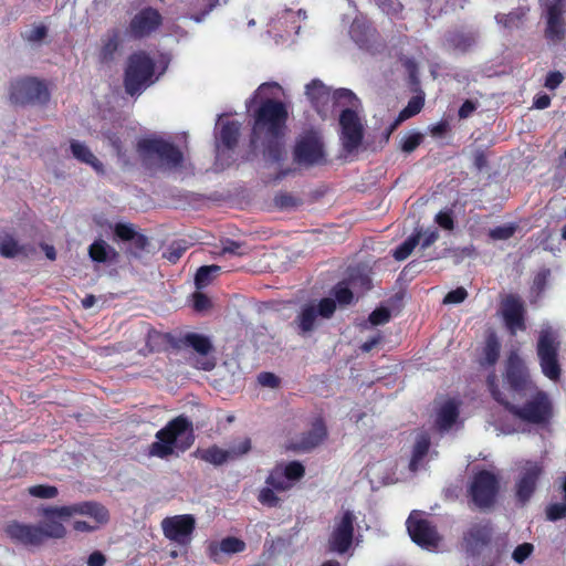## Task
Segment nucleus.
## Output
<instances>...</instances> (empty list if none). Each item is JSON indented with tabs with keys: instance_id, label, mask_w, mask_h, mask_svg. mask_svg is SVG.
Segmentation results:
<instances>
[{
	"instance_id": "13",
	"label": "nucleus",
	"mask_w": 566,
	"mask_h": 566,
	"mask_svg": "<svg viewBox=\"0 0 566 566\" xmlns=\"http://www.w3.org/2000/svg\"><path fill=\"white\" fill-rule=\"evenodd\" d=\"M407 530L411 539L419 546L433 551L438 547L440 536L421 512H412L407 520Z\"/></svg>"
},
{
	"instance_id": "14",
	"label": "nucleus",
	"mask_w": 566,
	"mask_h": 566,
	"mask_svg": "<svg viewBox=\"0 0 566 566\" xmlns=\"http://www.w3.org/2000/svg\"><path fill=\"white\" fill-rule=\"evenodd\" d=\"M499 483L496 476L489 471L476 473L470 484V496L472 502L481 507H489L494 503Z\"/></svg>"
},
{
	"instance_id": "60",
	"label": "nucleus",
	"mask_w": 566,
	"mask_h": 566,
	"mask_svg": "<svg viewBox=\"0 0 566 566\" xmlns=\"http://www.w3.org/2000/svg\"><path fill=\"white\" fill-rule=\"evenodd\" d=\"M533 551V545L531 544H522V545H518L514 552H513V559L516 562V563H523L532 553Z\"/></svg>"
},
{
	"instance_id": "1",
	"label": "nucleus",
	"mask_w": 566,
	"mask_h": 566,
	"mask_svg": "<svg viewBox=\"0 0 566 566\" xmlns=\"http://www.w3.org/2000/svg\"><path fill=\"white\" fill-rule=\"evenodd\" d=\"M495 382V375H490L488 387L493 398L510 408L514 417L535 424H545L553 417L548 395L531 380L527 367L517 354L512 353L509 357L503 390Z\"/></svg>"
},
{
	"instance_id": "29",
	"label": "nucleus",
	"mask_w": 566,
	"mask_h": 566,
	"mask_svg": "<svg viewBox=\"0 0 566 566\" xmlns=\"http://www.w3.org/2000/svg\"><path fill=\"white\" fill-rule=\"evenodd\" d=\"M358 283L364 289H369V279L367 276L363 277H354L350 276L348 282H340L334 287V295L340 305H347L353 300V291L352 289H356Z\"/></svg>"
},
{
	"instance_id": "23",
	"label": "nucleus",
	"mask_w": 566,
	"mask_h": 566,
	"mask_svg": "<svg viewBox=\"0 0 566 566\" xmlns=\"http://www.w3.org/2000/svg\"><path fill=\"white\" fill-rule=\"evenodd\" d=\"M161 23V17L155 9L148 8L137 13L130 22V32L135 36H144Z\"/></svg>"
},
{
	"instance_id": "35",
	"label": "nucleus",
	"mask_w": 566,
	"mask_h": 566,
	"mask_svg": "<svg viewBox=\"0 0 566 566\" xmlns=\"http://www.w3.org/2000/svg\"><path fill=\"white\" fill-rule=\"evenodd\" d=\"M70 147L74 158L92 166L97 172H102V164L85 144L78 140H72Z\"/></svg>"
},
{
	"instance_id": "25",
	"label": "nucleus",
	"mask_w": 566,
	"mask_h": 566,
	"mask_svg": "<svg viewBox=\"0 0 566 566\" xmlns=\"http://www.w3.org/2000/svg\"><path fill=\"white\" fill-rule=\"evenodd\" d=\"M565 33L564 21L562 19L560 2L555 0L547 3V27L546 38L552 42L560 41Z\"/></svg>"
},
{
	"instance_id": "15",
	"label": "nucleus",
	"mask_w": 566,
	"mask_h": 566,
	"mask_svg": "<svg viewBox=\"0 0 566 566\" xmlns=\"http://www.w3.org/2000/svg\"><path fill=\"white\" fill-rule=\"evenodd\" d=\"M184 343L193 349L189 356V363L202 370H211L216 366V358L212 355V344L207 336L189 333L184 337Z\"/></svg>"
},
{
	"instance_id": "7",
	"label": "nucleus",
	"mask_w": 566,
	"mask_h": 566,
	"mask_svg": "<svg viewBox=\"0 0 566 566\" xmlns=\"http://www.w3.org/2000/svg\"><path fill=\"white\" fill-rule=\"evenodd\" d=\"M358 99L353 106L340 107L339 126L343 149L348 155L357 154L363 145L364 124L357 111Z\"/></svg>"
},
{
	"instance_id": "54",
	"label": "nucleus",
	"mask_w": 566,
	"mask_h": 566,
	"mask_svg": "<svg viewBox=\"0 0 566 566\" xmlns=\"http://www.w3.org/2000/svg\"><path fill=\"white\" fill-rule=\"evenodd\" d=\"M547 518L551 521H557L566 516V503H555L546 510Z\"/></svg>"
},
{
	"instance_id": "2",
	"label": "nucleus",
	"mask_w": 566,
	"mask_h": 566,
	"mask_svg": "<svg viewBox=\"0 0 566 566\" xmlns=\"http://www.w3.org/2000/svg\"><path fill=\"white\" fill-rule=\"evenodd\" d=\"M287 109L283 103H263L256 114L251 134V146L262 148L266 160L276 163L285 156L284 135Z\"/></svg>"
},
{
	"instance_id": "18",
	"label": "nucleus",
	"mask_w": 566,
	"mask_h": 566,
	"mask_svg": "<svg viewBox=\"0 0 566 566\" xmlns=\"http://www.w3.org/2000/svg\"><path fill=\"white\" fill-rule=\"evenodd\" d=\"M542 471L541 463L536 461H525L520 465L516 481V495L520 501L525 502L532 496Z\"/></svg>"
},
{
	"instance_id": "11",
	"label": "nucleus",
	"mask_w": 566,
	"mask_h": 566,
	"mask_svg": "<svg viewBox=\"0 0 566 566\" xmlns=\"http://www.w3.org/2000/svg\"><path fill=\"white\" fill-rule=\"evenodd\" d=\"M160 527L164 536L179 546H188L192 541L196 518L191 514H180L165 517Z\"/></svg>"
},
{
	"instance_id": "34",
	"label": "nucleus",
	"mask_w": 566,
	"mask_h": 566,
	"mask_svg": "<svg viewBox=\"0 0 566 566\" xmlns=\"http://www.w3.org/2000/svg\"><path fill=\"white\" fill-rule=\"evenodd\" d=\"M430 446L429 437L426 433L418 434L413 449L411 459L409 462V469L412 472H417L420 468L423 467V461L426 455L428 454Z\"/></svg>"
},
{
	"instance_id": "28",
	"label": "nucleus",
	"mask_w": 566,
	"mask_h": 566,
	"mask_svg": "<svg viewBox=\"0 0 566 566\" xmlns=\"http://www.w3.org/2000/svg\"><path fill=\"white\" fill-rule=\"evenodd\" d=\"M366 476L373 485L389 484L394 482V471L390 461H377L366 468Z\"/></svg>"
},
{
	"instance_id": "63",
	"label": "nucleus",
	"mask_w": 566,
	"mask_h": 566,
	"mask_svg": "<svg viewBox=\"0 0 566 566\" xmlns=\"http://www.w3.org/2000/svg\"><path fill=\"white\" fill-rule=\"evenodd\" d=\"M436 221L443 229L451 230L453 228V219L449 212H439L436 217Z\"/></svg>"
},
{
	"instance_id": "46",
	"label": "nucleus",
	"mask_w": 566,
	"mask_h": 566,
	"mask_svg": "<svg viewBox=\"0 0 566 566\" xmlns=\"http://www.w3.org/2000/svg\"><path fill=\"white\" fill-rule=\"evenodd\" d=\"M418 245V237H409L403 243H401L395 251L394 258L398 261L406 260L413 249Z\"/></svg>"
},
{
	"instance_id": "58",
	"label": "nucleus",
	"mask_w": 566,
	"mask_h": 566,
	"mask_svg": "<svg viewBox=\"0 0 566 566\" xmlns=\"http://www.w3.org/2000/svg\"><path fill=\"white\" fill-rule=\"evenodd\" d=\"M390 312L387 308H377L369 315L373 325H381L389 321Z\"/></svg>"
},
{
	"instance_id": "37",
	"label": "nucleus",
	"mask_w": 566,
	"mask_h": 566,
	"mask_svg": "<svg viewBox=\"0 0 566 566\" xmlns=\"http://www.w3.org/2000/svg\"><path fill=\"white\" fill-rule=\"evenodd\" d=\"M115 235L123 241H134L138 248H144L147 239L138 234L132 223H116L114 227Z\"/></svg>"
},
{
	"instance_id": "55",
	"label": "nucleus",
	"mask_w": 566,
	"mask_h": 566,
	"mask_svg": "<svg viewBox=\"0 0 566 566\" xmlns=\"http://www.w3.org/2000/svg\"><path fill=\"white\" fill-rule=\"evenodd\" d=\"M186 251V247L181 242H174L165 253V256L169 262L176 263L184 252Z\"/></svg>"
},
{
	"instance_id": "5",
	"label": "nucleus",
	"mask_w": 566,
	"mask_h": 566,
	"mask_svg": "<svg viewBox=\"0 0 566 566\" xmlns=\"http://www.w3.org/2000/svg\"><path fill=\"white\" fill-rule=\"evenodd\" d=\"M305 94L323 118L333 115L337 108L353 106L356 103V96L352 91L340 88L332 92L318 80H313L306 85Z\"/></svg>"
},
{
	"instance_id": "53",
	"label": "nucleus",
	"mask_w": 566,
	"mask_h": 566,
	"mask_svg": "<svg viewBox=\"0 0 566 566\" xmlns=\"http://www.w3.org/2000/svg\"><path fill=\"white\" fill-rule=\"evenodd\" d=\"M377 4L388 15H395L401 10V4L398 0H377Z\"/></svg>"
},
{
	"instance_id": "61",
	"label": "nucleus",
	"mask_w": 566,
	"mask_h": 566,
	"mask_svg": "<svg viewBox=\"0 0 566 566\" xmlns=\"http://www.w3.org/2000/svg\"><path fill=\"white\" fill-rule=\"evenodd\" d=\"M222 253L231 255H242L244 254V249L240 243L227 240L222 243Z\"/></svg>"
},
{
	"instance_id": "47",
	"label": "nucleus",
	"mask_w": 566,
	"mask_h": 566,
	"mask_svg": "<svg viewBox=\"0 0 566 566\" xmlns=\"http://www.w3.org/2000/svg\"><path fill=\"white\" fill-rule=\"evenodd\" d=\"M280 469L284 470L286 476L294 484L295 481L300 480L304 475V467L302 463L297 461H292L286 464L277 465Z\"/></svg>"
},
{
	"instance_id": "36",
	"label": "nucleus",
	"mask_w": 566,
	"mask_h": 566,
	"mask_svg": "<svg viewBox=\"0 0 566 566\" xmlns=\"http://www.w3.org/2000/svg\"><path fill=\"white\" fill-rule=\"evenodd\" d=\"M31 252V249L24 245H20L14 238L10 235H4L0 238V254L6 258H14V256H28Z\"/></svg>"
},
{
	"instance_id": "59",
	"label": "nucleus",
	"mask_w": 566,
	"mask_h": 566,
	"mask_svg": "<svg viewBox=\"0 0 566 566\" xmlns=\"http://www.w3.org/2000/svg\"><path fill=\"white\" fill-rule=\"evenodd\" d=\"M422 136L420 134H411L403 138L401 148L406 153L413 151L420 144Z\"/></svg>"
},
{
	"instance_id": "31",
	"label": "nucleus",
	"mask_w": 566,
	"mask_h": 566,
	"mask_svg": "<svg viewBox=\"0 0 566 566\" xmlns=\"http://www.w3.org/2000/svg\"><path fill=\"white\" fill-rule=\"evenodd\" d=\"M120 39L117 31L107 32L101 40V48L98 51V60L102 63L112 62L119 48Z\"/></svg>"
},
{
	"instance_id": "4",
	"label": "nucleus",
	"mask_w": 566,
	"mask_h": 566,
	"mask_svg": "<svg viewBox=\"0 0 566 566\" xmlns=\"http://www.w3.org/2000/svg\"><path fill=\"white\" fill-rule=\"evenodd\" d=\"M193 442L192 423L186 417L179 416L156 433V441L149 447V454L166 458L174 451H185Z\"/></svg>"
},
{
	"instance_id": "64",
	"label": "nucleus",
	"mask_w": 566,
	"mask_h": 566,
	"mask_svg": "<svg viewBox=\"0 0 566 566\" xmlns=\"http://www.w3.org/2000/svg\"><path fill=\"white\" fill-rule=\"evenodd\" d=\"M46 35V28L43 25L34 27L27 34V39L31 42L41 41Z\"/></svg>"
},
{
	"instance_id": "24",
	"label": "nucleus",
	"mask_w": 566,
	"mask_h": 566,
	"mask_svg": "<svg viewBox=\"0 0 566 566\" xmlns=\"http://www.w3.org/2000/svg\"><path fill=\"white\" fill-rule=\"evenodd\" d=\"M7 535L24 545H40L42 542L38 525L10 523L6 528Z\"/></svg>"
},
{
	"instance_id": "51",
	"label": "nucleus",
	"mask_w": 566,
	"mask_h": 566,
	"mask_svg": "<svg viewBox=\"0 0 566 566\" xmlns=\"http://www.w3.org/2000/svg\"><path fill=\"white\" fill-rule=\"evenodd\" d=\"M549 275V270L543 269L534 277L532 291L535 292L536 295H539L545 290Z\"/></svg>"
},
{
	"instance_id": "45",
	"label": "nucleus",
	"mask_w": 566,
	"mask_h": 566,
	"mask_svg": "<svg viewBox=\"0 0 566 566\" xmlns=\"http://www.w3.org/2000/svg\"><path fill=\"white\" fill-rule=\"evenodd\" d=\"M219 265H205L198 269L196 274V285L198 289L207 286L211 280L220 272Z\"/></svg>"
},
{
	"instance_id": "43",
	"label": "nucleus",
	"mask_w": 566,
	"mask_h": 566,
	"mask_svg": "<svg viewBox=\"0 0 566 566\" xmlns=\"http://www.w3.org/2000/svg\"><path fill=\"white\" fill-rule=\"evenodd\" d=\"M266 483L269 486L277 491H286L293 486L284 470L280 469L279 467H275L270 473Z\"/></svg>"
},
{
	"instance_id": "48",
	"label": "nucleus",
	"mask_w": 566,
	"mask_h": 566,
	"mask_svg": "<svg viewBox=\"0 0 566 566\" xmlns=\"http://www.w3.org/2000/svg\"><path fill=\"white\" fill-rule=\"evenodd\" d=\"M28 493L34 497L53 499L57 495V489L51 485H33L28 489Z\"/></svg>"
},
{
	"instance_id": "42",
	"label": "nucleus",
	"mask_w": 566,
	"mask_h": 566,
	"mask_svg": "<svg viewBox=\"0 0 566 566\" xmlns=\"http://www.w3.org/2000/svg\"><path fill=\"white\" fill-rule=\"evenodd\" d=\"M527 10L525 8H518L515 11H512L509 14H497L495 20L499 24H502L504 28L513 29L518 28L526 15Z\"/></svg>"
},
{
	"instance_id": "20",
	"label": "nucleus",
	"mask_w": 566,
	"mask_h": 566,
	"mask_svg": "<svg viewBox=\"0 0 566 566\" xmlns=\"http://www.w3.org/2000/svg\"><path fill=\"white\" fill-rule=\"evenodd\" d=\"M317 307L318 308L316 310V307L311 304V305L304 306L301 310L296 322H297L298 328L303 333L310 332L314 328L317 314H319V316H322V317L328 318L334 313L336 306H335L334 300L327 297V298H323L318 303Z\"/></svg>"
},
{
	"instance_id": "19",
	"label": "nucleus",
	"mask_w": 566,
	"mask_h": 566,
	"mask_svg": "<svg viewBox=\"0 0 566 566\" xmlns=\"http://www.w3.org/2000/svg\"><path fill=\"white\" fill-rule=\"evenodd\" d=\"M217 127H220L216 144L217 159L222 160L227 153L235 146L241 125L238 122L226 120L221 115L218 118Z\"/></svg>"
},
{
	"instance_id": "3",
	"label": "nucleus",
	"mask_w": 566,
	"mask_h": 566,
	"mask_svg": "<svg viewBox=\"0 0 566 566\" xmlns=\"http://www.w3.org/2000/svg\"><path fill=\"white\" fill-rule=\"evenodd\" d=\"M168 61L161 56L156 62L146 52H137L129 56L125 71V88L130 95L139 94L154 84L167 69Z\"/></svg>"
},
{
	"instance_id": "12",
	"label": "nucleus",
	"mask_w": 566,
	"mask_h": 566,
	"mask_svg": "<svg viewBox=\"0 0 566 566\" xmlns=\"http://www.w3.org/2000/svg\"><path fill=\"white\" fill-rule=\"evenodd\" d=\"M294 160L306 167L324 163V146L316 132L311 130L300 136L294 148Z\"/></svg>"
},
{
	"instance_id": "22",
	"label": "nucleus",
	"mask_w": 566,
	"mask_h": 566,
	"mask_svg": "<svg viewBox=\"0 0 566 566\" xmlns=\"http://www.w3.org/2000/svg\"><path fill=\"white\" fill-rule=\"evenodd\" d=\"M502 313L507 328L514 334L524 329L523 304L516 296H507L502 304Z\"/></svg>"
},
{
	"instance_id": "30",
	"label": "nucleus",
	"mask_w": 566,
	"mask_h": 566,
	"mask_svg": "<svg viewBox=\"0 0 566 566\" xmlns=\"http://www.w3.org/2000/svg\"><path fill=\"white\" fill-rule=\"evenodd\" d=\"M326 437V428L322 420L317 419L312 429L302 438V440L295 446L296 449L307 451L324 441Z\"/></svg>"
},
{
	"instance_id": "39",
	"label": "nucleus",
	"mask_w": 566,
	"mask_h": 566,
	"mask_svg": "<svg viewBox=\"0 0 566 566\" xmlns=\"http://www.w3.org/2000/svg\"><path fill=\"white\" fill-rule=\"evenodd\" d=\"M198 457L211 464L220 465L231 459V452L229 450L221 449L217 446L209 447L198 451Z\"/></svg>"
},
{
	"instance_id": "26",
	"label": "nucleus",
	"mask_w": 566,
	"mask_h": 566,
	"mask_svg": "<svg viewBox=\"0 0 566 566\" xmlns=\"http://www.w3.org/2000/svg\"><path fill=\"white\" fill-rule=\"evenodd\" d=\"M301 11L294 13L292 11H286L284 17L277 18L272 21L269 33L272 34L276 41L283 40L284 38H290L292 34H296L298 32L300 27L296 25V15H300Z\"/></svg>"
},
{
	"instance_id": "21",
	"label": "nucleus",
	"mask_w": 566,
	"mask_h": 566,
	"mask_svg": "<svg viewBox=\"0 0 566 566\" xmlns=\"http://www.w3.org/2000/svg\"><path fill=\"white\" fill-rule=\"evenodd\" d=\"M460 401L455 398H442L437 401L436 426L440 431H449L459 423Z\"/></svg>"
},
{
	"instance_id": "38",
	"label": "nucleus",
	"mask_w": 566,
	"mask_h": 566,
	"mask_svg": "<svg viewBox=\"0 0 566 566\" xmlns=\"http://www.w3.org/2000/svg\"><path fill=\"white\" fill-rule=\"evenodd\" d=\"M90 258L95 262H106L116 256V251L104 240L94 241L88 248Z\"/></svg>"
},
{
	"instance_id": "57",
	"label": "nucleus",
	"mask_w": 566,
	"mask_h": 566,
	"mask_svg": "<svg viewBox=\"0 0 566 566\" xmlns=\"http://www.w3.org/2000/svg\"><path fill=\"white\" fill-rule=\"evenodd\" d=\"M259 501L263 505L276 506L279 503V497L275 495L273 488H264L260 491Z\"/></svg>"
},
{
	"instance_id": "49",
	"label": "nucleus",
	"mask_w": 566,
	"mask_h": 566,
	"mask_svg": "<svg viewBox=\"0 0 566 566\" xmlns=\"http://www.w3.org/2000/svg\"><path fill=\"white\" fill-rule=\"evenodd\" d=\"M515 230L516 227L514 224L496 227L490 230V237L493 240H507L514 234Z\"/></svg>"
},
{
	"instance_id": "16",
	"label": "nucleus",
	"mask_w": 566,
	"mask_h": 566,
	"mask_svg": "<svg viewBox=\"0 0 566 566\" xmlns=\"http://www.w3.org/2000/svg\"><path fill=\"white\" fill-rule=\"evenodd\" d=\"M356 516L349 512H344L335 518L333 531L329 537L331 549L339 554L346 553L353 543L354 522Z\"/></svg>"
},
{
	"instance_id": "41",
	"label": "nucleus",
	"mask_w": 566,
	"mask_h": 566,
	"mask_svg": "<svg viewBox=\"0 0 566 566\" xmlns=\"http://www.w3.org/2000/svg\"><path fill=\"white\" fill-rule=\"evenodd\" d=\"M501 345L494 334L488 336L481 357L482 366H493L500 355Z\"/></svg>"
},
{
	"instance_id": "10",
	"label": "nucleus",
	"mask_w": 566,
	"mask_h": 566,
	"mask_svg": "<svg viewBox=\"0 0 566 566\" xmlns=\"http://www.w3.org/2000/svg\"><path fill=\"white\" fill-rule=\"evenodd\" d=\"M72 523L67 505L48 506L42 510V520L38 524L42 542L46 538H63L67 531L64 523Z\"/></svg>"
},
{
	"instance_id": "52",
	"label": "nucleus",
	"mask_w": 566,
	"mask_h": 566,
	"mask_svg": "<svg viewBox=\"0 0 566 566\" xmlns=\"http://www.w3.org/2000/svg\"><path fill=\"white\" fill-rule=\"evenodd\" d=\"M251 449V441L248 438H243L237 442H234L229 451L231 452V459H237L245 453H248Z\"/></svg>"
},
{
	"instance_id": "44",
	"label": "nucleus",
	"mask_w": 566,
	"mask_h": 566,
	"mask_svg": "<svg viewBox=\"0 0 566 566\" xmlns=\"http://www.w3.org/2000/svg\"><path fill=\"white\" fill-rule=\"evenodd\" d=\"M422 107V101L419 99V98H412L406 108H403L398 118L396 119V122L391 125L390 129L388 130L387 135H386V140L389 138V135L391 134V132L400 124L402 123L403 120H406L407 118L418 114L420 112Z\"/></svg>"
},
{
	"instance_id": "17",
	"label": "nucleus",
	"mask_w": 566,
	"mask_h": 566,
	"mask_svg": "<svg viewBox=\"0 0 566 566\" xmlns=\"http://www.w3.org/2000/svg\"><path fill=\"white\" fill-rule=\"evenodd\" d=\"M45 97V87L35 78H21L11 84L10 99L15 104L38 102Z\"/></svg>"
},
{
	"instance_id": "62",
	"label": "nucleus",
	"mask_w": 566,
	"mask_h": 566,
	"mask_svg": "<svg viewBox=\"0 0 566 566\" xmlns=\"http://www.w3.org/2000/svg\"><path fill=\"white\" fill-rule=\"evenodd\" d=\"M258 381L263 387L276 388L279 386V378L272 373H261L258 376Z\"/></svg>"
},
{
	"instance_id": "32",
	"label": "nucleus",
	"mask_w": 566,
	"mask_h": 566,
	"mask_svg": "<svg viewBox=\"0 0 566 566\" xmlns=\"http://www.w3.org/2000/svg\"><path fill=\"white\" fill-rule=\"evenodd\" d=\"M284 94L283 88L276 82H269L261 84L255 91L253 97H251L247 104L250 105L252 102L259 99L261 105L263 103H280L276 101Z\"/></svg>"
},
{
	"instance_id": "27",
	"label": "nucleus",
	"mask_w": 566,
	"mask_h": 566,
	"mask_svg": "<svg viewBox=\"0 0 566 566\" xmlns=\"http://www.w3.org/2000/svg\"><path fill=\"white\" fill-rule=\"evenodd\" d=\"M245 549V543L240 538L228 536L209 546L210 556L214 562H221L223 555L241 553Z\"/></svg>"
},
{
	"instance_id": "40",
	"label": "nucleus",
	"mask_w": 566,
	"mask_h": 566,
	"mask_svg": "<svg viewBox=\"0 0 566 566\" xmlns=\"http://www.w3.org/2000/svg\"><path fill=\"white\" fill-rule=\"evenodd\" d=\"M349 34L356 43L364 46L373 34V29L368 25L365 18H356L350 25Z\"/></svg>"
},
{
	"instance_id": "9",
	"label": "nucleus",
	"mask_w": 566,
	"mask_h": 566,
	"mask_svg": "<svg viewBox=\"0 0 566 566\" xmlns=\"http://www.w3.org/2000/svg\"><path fill=\"white\" fill-rule=\"evenodd\" d=\"M137 147L146 159H158L168 168H176L182 160V155L176 147L157 137L143 138Z\"/></svg>"
},
{
	"instance_id": "8",
	"label": "nucleus",
	"mask_w": 566,
	"mask_h": 566,
	"mask_svg": "<svg viewBox=\"0 0 566 566\" xmlns=\"http://www.w3.org/2000/svg\"><path fill=\"white\" fill-rule=\"evenodd\" d=\"M559 342L549 326H543L537 342V355L543 374L551 380H557L560 368L557 361Z\"/></svg>"
},
{
	"instance_id": "33",
	"label": "nucleus",
	"mask_w": 566,
	"mask_h": 566,
	"mask_svg": "<svg viewBox=\"0 0 566 566\" xmlns=\"http://www.w3.org/2000/svg\"><path fill=\"white\" fill-rule=\"evenodd\" d=\"M491 538V528L488 523L473 524L464 536L469 548L474 549L486 544Z\"/></svg>"
},
{
	"instance_id": "56",
	"label": "nucleus",
	"mask_w": 566,
	"mask_h": 566,
	"mask_svg": "<svg viewBox=\"0 0 566 566\" xmlns=\"http://www.w3.org/2000/svg\"><path fill=\"white\" fill-rule=\"evenodd\" d=\"M468 296V292L463 287H458L449 292L443 300L444 304H459L462 303Z\"/></svg>"
},
{
	"instance_id": "6",
	"label": "nucleus",
	"mask_w": 566,
	"mask_h": 566,
	"mask_svg": "<svg viewBox=\"0 0 566 566\" xmlns=\"http://www.w3.org/2000/svg\"><path fill=\"white\" fill-rule=\"evenodd\" d=\"M72 527L77 533H92L107 524L109 521L108 510L95 501H83L67 504Z\"/></svg>"
},
{
	"instance_id": "50",
	"label": "nucleus",
	"mask_w": 566,
	"mask_h": 566,
	"mask_svg": "<svg viewBox=\"0 0 566 566\" xmlns=\"http://www.w3.org/2000/svg\"><path fill=\"white\" fill-rule=\"evenodd\" d=\"M413 237H418V244L420 243L421 248L427 249L438 240L439 233L436 229H427L423 232H418Z\"/></svg>"
}]
</instances>
